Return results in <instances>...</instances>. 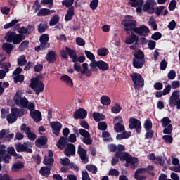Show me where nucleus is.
I'll return each mask as SVG.
<instances>
[{
  "label": "nucleus",
  "mask_w": 180,
  "mask_h": 180,
  "mask_svg": "<svg viewBox=\"0 0 180 180\" xmlns=\"http://www.w3.org/2000/svg\"><path fill=\"white\" fill-rule=\"evenodd\" d=\"M129 129L130 130L135 129L137 134H140L141 133V121L137 118L131 117L129 119Z\"/></svg>",
  "instance_id": "nucleus-8"
},
{
  "label": "nucleus",
  "mask_w": 180,
  "mask_h": 180,
  "mask_svg": "<svg viewBox=\"0 0 180 180\" xmlns=\"http://www.w3.org/2000/svg\"><path fill=\"white\" fill-rule=\"evenodd\" d=\"M132 82H134V87L135 89H139V88L144 87V79L141 74L137 72H134L130 75Z\"/></svg>",
  "instance_id": "nucleus-6"
},
{
  "label": "nucleus",
  "mask_w": 180,
  "mask_h": 180,
  "mask_svg": "<svg viewBox=\"0 0 180 180\" xmlns=\"http://www.w3.org/2000/svg\"><path fill=\"white\" fill-rule=\"evenodd\" d=\"M125 44H133V43H136L139 44V36L136 34L131 32L130 36L127 37L124 41Z\"/></svg>",
  "instance_id": "nucleus-18"
},
{
  "label": "nucleus",
  "mask_w": 180,
  "mask_h": 180,
  "mask_svg": "<svg viewBox=\"0 0 180 180\" xmlns=\"http://www.w3.org/2000/svg\"><path fill=\"white\" fill-rule=\"evenodd\" d=\"M7 153H8V154H9L10 155H11L13 157H16L18 155V153H16V151L15 150V148H13V147L8 148Z\"/></svg>",
  "instance_id": "nucleus-63"
},
{
  "label": "nucleus",
  "mask_w": 180,
  "mask_h": 180,
  "mask_svg": "<svg viewBox=\"0 0 180 180\" xmlns=\"http://www.w3.org/2000/svg\"><path fill=\"white\" fill-rule=\"evenodd\" d=\"M64 154L66 157L75 155V146L73 143H68L64 150Z\"/></svg>",
  "instance_id": "nucleus-16"
},
{
  "label": "nucleus",
  "mask_w": 180,
  "mask_h": 180,
  "mask_svg": "<svg viewBox=\"0 0 180 180\" xmlns=\"http://www.w3.org/2000/svg\"><path fill=\"white\" fill-rule=\"evenodd\" d=\"M36 146H46L47 144V137L42 136L40 138H38L35 141Z\"/></svg>",
  "instance_id": "nucleus-32"
},
{
  "label": "nucleus",
  "mask_w": 180,
  "mask_h": 180,
  "mask_svg": "<svg viewBox=\"0 0 180 180\" xmlns=\"http://www.w3.org/2000/svg\"><path fill=\"white\" fill-rule=\"evenodd\" d=\"M50 13V9L49 8H41L38 13L37 14V16L43 17V16H49Z\"/></svg>",
  "instance_id": "nucleus-36"
},
{
  "label": "nucleus",
  "mask_w": 180,
  "mask_h": 180,
  "mask_svg": "<svg viewBox=\"0 0 180 180\" xmlns=\"http://www.w3.org/2000/svg\"><path fill=\"white\" fill-rule=\"evenodd\" d=\"M88 116V112L84 108H79L74 112L73 117L75 120L85 119Z\"/></svg>",
  "instance_id": "nucleus-14"
},
{
  "label": "nucleus",
  "mask_w": 180,
  "mask_h": 180,
  "mask_svg": "<svg viewBox=\"0 0 180 180\" xmlns=\"http://www.w3.org/2000/svg\"><path fill=\"white\" fill-rule=\"evenodd\" d=\"M30 114L31 117L34 119V122H41V112L39 110H34V111H32Z\"/></svg>",
  "instance_id": "nucleus-21"
},
{
  "label": "nucleus",
  "mask_w": 180,
  "mask_h": 180,
  "mask_svg": "<svg viewBox=\"0 0 180 180\" xmlns=\"http://www.w3.org/2000/svg\"><path fill=\"white\" fill-rule=\"evenodd\" d=\"M132 64L134 68H136L137 70H140V68L144 67L146 59H144V52L141 49H138L134 53Z\"/></svg>",
  "instance_id": "nucleus-3"
},
{
  "label": "nucleus",
  "mask_w": 180,
  "mask_h": 180,
  "mask_svg": "<svg viewBox=\"0 0 180 180\" xmlns=\"http://www.w3.org/2000/svg\"><path fill=\"white\" fill-rule=\"evenodd\" d=\"M77 154L78 155L81 157H84V155H86V149H84L81 146V145L78 146V150H77Z\"/></svg>",
  "instance_id": "nucleus-43"
},
{
  "label": "nucleus",
  "mask_w": 180,
  "mask_h": 180,
  "mask_svg": "<svg viewBox=\"0 0 180 180\" xmlns=\"http://www.w3.org/2000/svg\"><path fill=\"white\" fill-rule=\"evenodd\" d=\"M122 25H123L124 27H125V32H129V30H132L134 32L137 28V21H136V20L126 18L122 21Z\"/></svg>",
  "instance_id": "nucleus-7"
},
{
  "label": "nucleus",
  "mask_w": 180,
  "mask_h": 180,
  "mask_svg": "<svg viewBox=\"0 0 180 180\" xmlns=\"http://www.w3.org/2000/svg\"><path fill=\"white\" fill-rule=\"evenodd\" d=\"M20 131L22 133L27 134L32 131V129L29 126H27V124L24 123V124H22V125L20 126Z\"/></svg>",
  "instance_id": "nucleus-39"
},
{
  "label": "nucleus",
  "mask_w": 180,
  "mask_h": 180,
  "mask_svg": "<svg viewBox=\"0 0 180 180\" xmlns=\"http://www.w3.org/2000/svg\"><path fill=\"white\" fill-rule=\"evenodd\" d=\"M146 171L148 175H151V176H155V174L151 171H154V166L153 165H148L146 168Z\"/></svg>",
  "instance_id": "nucleus-54"
},
{
  "label": "nucleus",
  "mask_w": 180,
  "mask_h": 180,
  "mask_svg": "<svg viewBox=\"0 0 180 180\" xmlns=\"http://www.w3.org/2000/svg\"><path fill=\"white\" fill-rule=\"evenodd\" d=\"M134 33H136L138 36L146 37L148 36V33H150V28L146 25H141L139 27H136V28H135Z\"/></svg>",
  "instance_id": "nucleus-11"
},
{
  "label": "nucleus",
  "mask_w": 180,
  "mask_h": 180,
  "mask_svg": "<svg viewBox=\"0 0 180 180\" xmlns=\"http://www.w3.org/2000/svg\"><path fill=\"white\" fill-rule=\"evenodd\" d=\"M99 4V0H92L90 2L89 6L92 11H95L96 8H98V5Z\"/></svg>",
  "instance_id": "nucleus-55"
},
{
  "label": "nucleus",
  "mask_w": 180,
  "mask_h": 180,
  "mask_svg": "<svg viewBox=\"0 0 180 180\" xmlns=\"http://www.w3.org/2000/svg\"><path fill=\"white\" fill-rule=\"evenodd\" d=\"M47 29H49V25L47 24V22H44L43 23H40L38 25L39 33H44V32H46Z\"/></svg>",
  "instance_id": "nucleus-35"
},
{
  "label": "nucleus",
  "mask_w": 180,
  "mask_h": 180,
  "mask_svg": "<svg viewBox=\"0 0 180 180\" xmlns=\"http://www.w3.org/2000/svg\"><path fill=\"white\" fill-rule=\"evenodd\" d=\"M79 134L83 137L82 141L86 146H91L92 144V139H91V134L89 132L82 128L79 130Z\"/></svg>",
  "instance_id": "nucleus-10"
},
{
  "label": "nucleus",
  "mask_w": 180,
  "mask_h": 180,
  "mask_svg": "<svg viewBox=\"0 0 180 180\" xmlns=\"http://www.w3.org/2000/svg\"><path fill=\"white\" fill-rule=\"evenodd\" d=\"M144 129L145 130H151L153 129V122L150 118L146 120L144 122Z\"/></svg>",
  "instance_id": "nucleus-40"
},
{
  "label": "nucleus",
  "mask_w": 180,
  "mask_h": 180,
  "mask_svg": "<svg viewBox=\"0 0 180 180\" xmlns=\"http://www.w3.org/2000/svg\"><path fill=\"white\" fill-rule=\"evenodd\" d=\"M30 110V113L33 112L34 110H36V105H34V103L33 102H28L27 104V107H25Z\"/></svg>",
  "instance_id": "nucleus-59"
},
{
  "label": "nucleus",
  "mask_w": 180,
  "mask_h": 180,
  "mask_svg": "<svg viewBox=\"0 0 180 180\" xmlns=\"http://www.w3.org/2000/svg\"><path fill=\"white\" fill-rule=\"evenodd\" d=\"M97 54L99 57H106L109 54V49L106 47H102L97 50Z\"/></svg>",
  "instance_id": "nucleus-28"
},
{
  "label": "nucleus",
  "mask_w": 180,
  "mask_h": 180,
  "mask_svg": "<svg viewBox=\"0 0 180 180\" xmlns=\"http://www.w3.org/2000/svg\"><path fill=\"white\" fill-rule=\"evenodd\" d=\"M162 139L166 144H172V141H174V138L171 135H164Z\"/></svg>",
  "instance_id": "nucleus-44"
},
{
  "label": "nucleus",
  "mask_w": 180,
  "mask_h": 180,
  "mask_svg": "<svg viewBox=\"0 0 180 180\" xmlns=\"http://www.w3.org/2000/svg\"><path fill=\"white\" fill-rule=\"evenodd\" d=\"M93 118L95 122H101V120H105V117L103 114H101V112H94Z\"/></svg>",
  "instance_id": "nucleus-34"
},
{
  "label": "nucleus",
  "mask_w": 180,
  "mask_h": 180,
  "mask_svg": "<svg viewBox=\"0 0 180 180\" xmlns=\"http://www.w3.org/2000/svg\"><path fill=\"white\" fill-rule=\"evenodd\" d=\"M122 161H126L127 164H132V165H134V164H137V162H139V158L131 157V155L128 153L124 155Z\"/></svg>",
  "instance_id": "nucleus-19"
},
{
  "label": "nucleus",
  "mask_w": 180,
  "mask_h": 180,
  "mask_svg": "<svg viewBox=\"0 0 180 180\" xmlns=\"http://www.w3.org/2000/svg\"><path fill=\"white\" fill-rule=\"evenodd\" d=\"M1 49L3 51H5L6 54H10L12 53V50H13V45L10 43H4L1 46Z\"/></svg>",
  "instance_id": "nucleus-24"
},
{
  "label": "nucleus",
  "mask_w": 180,
  "mask_h": 180,
  "mask_svg": "<svg viewBox=\"0 0 180 180\" xmlns=\"http://www.w3.org/2000/svg\"><path fill=\"white\" fill-rule=\"evenodd\" d=\"M155 164H159V165H163L165 162V160L162 159L161 156H157L154 160Z\"/></svg>",
  "instance_id": "nucleus-60"
},
{
  "label": "nucleus",
  "mask_w": 180,
  "mask_h": 180,
  "mask_svg": "<svg viewBox=\"0 0 180 180\" xmlns=\"http://www.w3.org/2000/svg\"><path fill=\"white\" fill-rule=\"evenodd\" d=\"M162 37V34H161V32H155L151 35L152 40L158 41V40H160Z\"/></svg>",
  "instance_id": "nucleus-53"
},
{
  "label": "nucleus",
  "mask_w": 180,
  "mask_h": 180,
  "mask_svg": "<svg viewBox=\"0 0 180 180\" xmlns=\"http://www.w3.org/2000/svg\"><path fill=\"white\" fill-rule=\"evenodd\" d=\"M43 164L47 167H49V168H51L54 164V158H49V156L45 155L44 158Z\"/></svg>",
  "instance_id": "nucleus-26"
},
{
  "label": "nucleus",
  "mask_w": 180,
  "mask_h": 180,
  "mask_svg": "<svg viewBox=\"0 0 180 180\" xmlns=\"http://www.w3.org/2000/svg\"><path fill=\"white\" fill-rule=\"evenodd\" d=\"M18 22H19V20H12L11 22H10L9 23L6 24L4 26V29H11V27H13V26H15V25H16V23H18Z\"/></svg>",
  "instance_id": "nucleus-52"
},
{
  "label": "nucleus",
  "mask_w": 180,
  "mask_h": 180,
  "mask_svg": "<svg viewBox=\"0 0 180 180\" xmlns=\"http://www.w3.org/2000/svg\"><path fill=\"white\" fill-rule=\"evenodd\" d=\"M100 102L102 103V105H104V106H109V105L112 103V100H110L109 96L104 95L101 97Z\"/></svg>",
  "instance_id": "nucleus-29"
},
{
  "label": "nucleus",
  "mask_w": 180,
  "mask_h": 180,
  "mask_svg": "<svg viewBox=\"0 0 180 180\" xmlns=\"http://www.w3.org/2000/svg\"><path fill=\"white\" fill-rule=\"evenodd\" d=\"M75 15V11L74 6L70 7L68 9L67 13L65 15V22H70V20H72Z\"/></svg>",
  "instance_id": "nucleus-20"
},
{
  "label": "nucleus",
  "mask_w": 180,
  "mask_h": 180,
  "mask_svg": "<svg viewBox=\"0 0 180 180\" xmlns=\"http://www.w3.org/2000/svg\"><path fill=\"white\" fill-rule=\"evenodd\" d=\"M131 1L127 3V5L131 8H136V6H143L144 0H130Z\"/></svg>",
  "instance_id": "nucleus-25"
},
{
  "label": "nucleus",
  "mask_w": 180,
  "mask_h": 180,
  "mask_svg": "<svg viewBox=\"0 0 180 180\" xmlns=\"http://www.w3.org/2000/svg\"><path fill=\"white\" fill-rule=\"evenodd\" d=\"M151 4H153V0H147L146 4L143 5V12H147L151 9Z\"/></svg>",
  "instance_id": "nucleus-42"
},
{
  "label": "nucleus",
  "mask_w": 180,
  "mask_h": 180,
  "mask_svg": "<svg viewBox=\"0 0 180 180\" xmlns=\"http://www.w3.org/2000/svg\"><path fill=\"white\" fill-rule=\"evenodd\" d=\"M41 78V76L39 75L31 79L30 87L34 91L36 95H39L40 92L44 91V84L40 80Z\"/></svg>",
  "instance_id": "nucleus-4"
},
{
  "label": "nucleus",
  "mask_w": 180,
  "mask_h": 180,
  "mask_svg": "<svg viewBox=\"0 0 180 180\" xmlns=\"http://www.w3.org/2000/svg\"><path fill=\"white\" fill-rule=\"evenodd\" d=\"M26 146L23 144H18L15 147V150L17 151V153H23L25 152V150L26 149Z\"/></svg>",
  "instance_id": "nucleus-61"
},
{
  "label": "nucleus",
  "mask_w": 180,
  "mask_h": 180,
  "mask_svg": "<svg viewBox=\"0 0 180 180\" xmlns=\"http://www.w3.org/2000/svg\"><path fill=\"white\" fill-rule=\"evenodd\" d=\"M51 167H49L47 166L42 167L39 170V174L41 176H44L45 178H49L51 172Z\"/></svg>",
  "instance_id": "nucleus-22"
},
{
  "label": "nucleus",
  "mask_w": 180,
  "mask_h": 180,
  "mask_svg": "<svg viewBox=\"0 0 180 180\" xmlns=\"http://www.w3.org/2000/svg\"><path fill=\"white\" fill-rule=\"evenodd\" d=\"M68 56L72 60V63H84L85 61V56H77V51L71 49L68 46H65V49L60 50V57L64 60H68Z\"/></svg>",
  "instance_id": "nucleus-2"
},
{
  "label": "nucleus",
  "mask_w": 180,
  "mask_h": 180,
  "mask_svg": "<svg viewBox=\"0 0 180 180\" xmlns=\"http://www.w3.org/2000/svg\"><path fill=\"white\" fill-rule=\"evenodd\" d=\"M61 81L67 84L68 86H74V83L72 82V79L70 76L65 75L60 77Z\"/></svg>",
  "instance_id": "nucleus-27"
},
{
  "label": "nucleus",
  "mask_w": 180,
  "mask_h": 180,
  "mask_svg": "<svg viewBox=\"0 0 180 180\" xmlns=\"http://www.w3.org/2000/svg\"><path fill=\"white\" fill-rule=\"evenodd\" d=\"M51 127L52 128V133L55 134V136H60V131H61V128L63 127V124L61 122L58 121L52 122L50 123Z\"/></svg>",
  "instance_id": "nucleus-13"
},
{
  "label": "nucleus",
  "mask_w": 180,
  "mask_h": 180,
  "mask_svg": "<svg viewBox=\"0 0 180 180\" xmlns=\"http://www.w3.org/2000/svg\"><path fill=\"white\" fill-rule=\"evenodd\" d=\"M98 130L105 131L108 129V124L105 122H100L98 123Z\"/></svg>",
  "instance_id": "nucleus-47"
},
{
  "label": "nucleus",
  "mask_w": 180,
  "mask_h": 180,
  "mask_svg": "<svg viewBox=\"0 0 180 180\" xmlns=\"http://www.w3.org/2000/svg\"><path fill=\"white\" fill-rule=\"evenodd\" d=\"M46 60L50 64H53V63H56L57 60V53H56V51H49L46 55Z\"/></svg>",
  "instance_id": "nucleus-17"
},
{
  "label": "nucleus",
  "mask_w": 180,
  "mask_h": 180,
  "mask_svg": "<svg viewBox=\"0 0 180 180\" xmlns=\"http://www.w3.org/2000/svg\"><path fill=\"white\" fill-rule=\"evenodd\" d=\"M62 5L66 8H71L74 5V0H64L62 1Z\"/></svg>",
  "instance_id": "nucleus-50"
},
{
  "label": "nucleus",
  "mask_w": 180,
  "mask_h": 180,
  "mask_svg": "<svg viewBox=\"0 0 180 180\" xmlns=\"http://www.w3.org/2000/svg\"><path fill=\"white\" fill-rule=\"evenodd\" d=\"M121 110L122 108L119 103H115V105L111 108V111L112 113H120Z\"/></svg>",
  "instance_id": "nucleus-45"
},
{
  "label": "nucleus",
  "mask_w": 180,
  "mask_h": 180,
  "mask_svg": "<svg viewBox=\"0 0 180 180\" xmlns=\"http://www.w3.org/2000/svg\"><path fill=\"white\" fill-rule=\"evenodd\" d=\"M49 34H44L39 38V41L41 46V50H46L50 47V44H49Z\"/></svg>",
  "instance_id": "nucleus-15"
},
{
  "label": "nucleus",
  "mask_w": 180,
  "mask_h": 180,
  "mask_svg": "<svg viewBox=\"0 0 180 180\" xmlns=\"http://www.w3.org/2000/svg\"><path fill=\"white\" fill-rule=\"evenodd\" d=\"M154 137V131L153 129L146 130V133L145 134V139L148 140L149 139H153Z\"/></svg>",
  "instance_id": "nucleus-57"
},
{
  "label": "nucleus",
  "mask_w": 180,
  "mask_h": 180,
  "mask_svg": "<svg viewBox=\"0 0 180 180\" xmlns=\"http://www.w3.org/2000/svg\"><path fill=\"white\" fill-rule=\"evenodd\" d=\"M34 62L28 61L24 68V71H29L31 68H34Z\"/></svg>",
  "instance_id": "nucleus-62"
},
{
  "label": "nucleus",
  "mask_w": 180,
  "mask_h": 180,
  "mask_svg": "<svg viewBox=\"0 0 180 180\" xmlns=\"http://www.w3.org/2000/svg\"><path fill=\"white\" fill-rule=\"evenodd\" d=\"M66 146L67 139H65L64 136H61L60 139L58 141L57 147L60 150H63V148H65Z\"/></svg>",
  "instance_id": "nucleus-30"
},
{
  "label": "nucleus",
  "mask_w": 180,
  "mask_h": 180,
  "mask_svg": "<svg viewBox=\"0 0 180 180\" xmlns=\"http://www.w3.org/2000/svg\"><path fill=\"white\" fill-rule=\"evenodd\" d=\"M114 130L115 133H122V131H124L126 130V128L123 125V124L120 122H117L114 125Z\"/></svg>",
  "instance_id": "nucleus-33"
},
{
  "label": "nucleus",
  "mask_w": 180,
  "mask_h": 180,
  "mask_svg": "<svg viewBox=\"0 0 180 180\" xmlns=\"http://www.w3.org/2000/svg\"><path fill=\"white\" fill-rule=\"evenodd\" d=\"M18 33L17 34L15 31H8L6 32L4 39L7 41V43H13V44H20L25 39H26V35L28 34L27 28L25 27H21L18 30Z\"/></svg>",
  "instance_id": "nucleus-1"
},
{
  "label": "nucleus",
  "mask_w": 180,
  "mask_h": 180,
  "mask_svg": "<svg viewBox=\"0 0 180 180\" xmlns=\"http://www.w3.org/2000/svg\"><path fill=\"white\" fill-rule=\"evenodd\" d=\"M85 55L86 56L87 58H89V60H91V61H95V55H94V53H92V52L89 51H84Z\"/></svg>",
  "instance_id": "nucleus-58"
},
{
  "label": "nucleus",
  "mask_w": 180,
  "mask_h": 180,
  "mask_svg": "<svg viewBox=\"0 0 180 180\" xmlns=\"http://www.w3.org/2000/svg\"><path fill=\"white\" fill-rule=\"evenodd\" d=\"M161 122L162 127H167V126H169V124H171V120L168 117H164L161 120Z\"/></svg>",
  "instance_id": "nucleus-41"
},
{
  "label": "nucleus",
  "mask_w": 180,
  "mask_h": 180,
  "mask_svg": "<svg viewBox=\"0 0 180 180\" xmlns=\"http://www.w3.org/2000/svg\"><path fill=\"white\" fill-rule=\"evenodd\" d=\"M17 63L18 67H23V65H26L27 63V60H26V56L21 55L17 59Z\"/></svg>",
  "instance_id": "nucleus-31"
},
{
  "label": "nucleus",
  "mask_w": 180,
  "mask_h": 180,
  "mask_svg": "<svg viewBox=\"0 0 180 180\" xmlns=\"http://www.w3.org/2000/svg\"><path fill=\"white\" fill-rule=\"evenodd\" d=\"M86 169L89 171V172H91L92 174H95L98 172V167L94 165H86Z\"/></svg>",
  "instance_id": "nucleus-38"
},
{
  "label": "nucleus",
  "mask_w": 180,
  "mask_h": 180,
  "mask_svg": "<svg viewBox=\"0 0 180 180\" xmlns=\"http://www.w3.org/2000/svg\"><path fill=\"white\" fill-rule=\"evenodd\" d=\"M13 101L17 106L27 108V103H29V100H27L26 97H22V91L18 90L16 91L13 97Z\"/></svg>",
  "instance_id": "nucleus-5"
},
{
  "label": "nucleus",
  "mask_w": 180,
  "mask_h": 180,
  "mask_svg": "<svg viewBox=\"0 0 180 180\" xmlns=\"http://www.w3.org/2000/svg\"><path fill=\"white\" fill-rule=\"evenodd\" d=\"M58 22H60V17L58 15H53L49 21V26H56Z\"/></svg>",
  "instance_id": "nucleus-37"
},
{
  "label": "nucleus",
  "mask_w": 180,
  "mask_h": 180,
  "mask_svg": "<svg viewBox=\"0 0 180 180\" xmlns=\"http://www.w3.org/2000/svg\"><path fill=\"white\" fill-rule=\"evenodd\" d=\"M27 47H29V41L25 40L21 42V44L19 45V50H20V51H23L24 50H26Z\"/></svg>",
  "instance_id": "nucleus-46"
},
{
  "label": "nucleus",
  "mask_w": 180,
  "mask_h": 180,
  "mask_svg": "<svg viewBox=\"0 0 180 180\" xmlns=\"http://www.w3.org/2000/svg\"><path fill=\"white\" fill-rule=\"evenodd\" d=\"M117 151L114 155L115 158H120V161H123L124 155L128 154L127 152H122L126 150V147H124L122 144H118L117 146Z\"/></svg>",
  "instance_id": "nucleus-12"
},
{
  "label": "nucleus",
  "mask_w": 180,
  "mask_h": 180,
  "mask_svg": "<svg viewBox=\"0 0 180 180\" xmlns=\"http://www.w3.org/2000/svg\"><path fill=\"white\" fill-rule=\"evenodd\" d=\"M164 9H165V6H160L157 7L155 15H157V16H161V15H162V12H164Z\"/></svg>",
  "instance_id": "nucleus-56"
},
{
  "label": "nucleus",
  "mask_w": 180,
  "mask_h": 180,
  "mask_svg": "<svg viewBox=\"0 0 180 180\" xmlns=\"http://www.w3.org/2000/svg\"><path fill=\"white\" fill-rule=\"evenodd\" d=\"M163 134H172V124H169L167 127H164Z\"/></svg>",
  "instance_id": "nucleus-48"
},
{
  "label": "nucleus",
  "mask_w": 180,
  "mask_h": 180,
  "mask_svg": "<svg viewBox=\"0 0 180 180\" xmlns=\"http://www.w3.org/2000/svg\"><path fill=\"white\" fill-rule=\"evenodd\" d=\"M176 8V0H172L169 4V11H174Z\"/></svg>",
  "instance_id": "nucleus-64"
},
{
  "label": "nucleus",
  "mask_w": 180,
  "mask_h": 180,
  "mask_svg": "<svg viewBox=\"0 0 180 180\" xmlns=\"http://www.w3.org/2000/svg\"><path fill=\"white\" fill-rule=\"evenodd\" d=\"M89 65L91 68H98L100 71H108V70H109V64L103 60H94Z\"/></svg>",
  "instance_id": "nucleus-9"
},
{
  "label": "nucleus",
  "mask_w": 180,
  "mask_h": 180,
  "mask_svg": "<svg viewBox=\"0 0 180 180\" xmlns=\"http://www.w3.org/2000/svg\"><path fill=\"white\" fill-rule=\"evenodd\" d=\"M11 115H13L18 119V117H22L25 115V111L18 108H12Z\"/></svg>",
  "instance_id": "nucleus-23"
},
{
  "label": "nucleus",
  "mask_w": 180,
  "mask_h": 180,
  "mask_svg": "<svg viewBox=\"0 0 180 180\" xmlns=\"http://www.w3.org/2000/svg\"><path fill=\"white\" fill-rule=\"evenodd\" d=\"M16 120H18V118L15 115H13V114H8L7 115V121L8 122V123H15Z\"/></svg>",
  "instance_id": "nucleus-51"
},
{
  "label": "nucleus",
  "mask_w": 180,
  "mask_h": 180,
  "mask_svg": "<svg viewBox=\"0 0 180 180\" xmlns=\"http://www.w3.org/2000/svg\"><path fill=\"white\" fill-rule=\"evenodd\" d=\"M41 5H48V8H53L54 5L53 0H41Z\"/></svg>",
  "instance_id": "nucleus-49"
}]
</instances>
